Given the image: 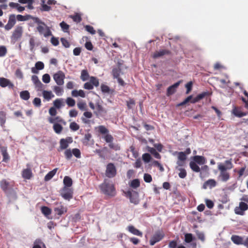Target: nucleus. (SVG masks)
I'll use <instances>...</instances> for the list:
<instances>
[{"instance_id": "nucleus-2", "label": "nucleus", "mask_w": 248, "mask_h": 248, "mask_svg": "<svg viewBox=\"0 0 248 248\" xmlns=\"http://www.w3.org/2000/svg\"><path fill=\"white\" fill-rule=\"evenodd\" d=\"M101 192L108 196L113 197L116 195V190L114 185L109 181L105 179L103 183L99 186Z\"/></svg>"}, {"instance_id": "nucleus-17", "label": "nucleus", "mask_w": 248, "mask_h": 248, "mask_svg": "<svg viewBox=\"0 0 248 248\" xmlns=\"http://www.w3.org/2000/svg\"><path fill=\"white\" fill-rule=\"evenodd\" d=\"M170 54L171 52L169 50L161 49L159 51H155L153 55V58L154 59H157L164 55H170Z\"/></svg>"}, {"instance_id": "nucleus-23", "label": "nucleus", "mask_w": 248, "mask_h": 248, "mask_svg": "<svg viewBox=\"0 0 248 248\" xmlns=\"http://www.w3.org/2000/svg\"><path fill=\"white\" fill-rule=\"evenodd\" d=\"M44 68V64L42 62H37L35 63V68L32 67L31 68V71L33 73H37L38 70H41L43 69Z\"/></svg>"}, {"instance_id": "nucleus-26", "label": "nucleus", "mask_w": 248, "mask_h": 248, "mask_svg": "<svg viewBox=\"0 0 248 248\" xmlns=\"http://www.w3.org/2000/svg\"><path fill=\"white\" fill-rule=\"evenodd\" d=\"M193 161L199 165H202L205 163V158L202 156L195 155L193 158Z\"/></svg>"}, {"instance_id": "nucleus-56", "label": "nucleus", "mask_w": 248, "mask_h": 248, "mask_svg": "<svg viewBox=\"0 0 248 248\" xmlns=\"http://www.w3.org/2000/svg\"><path fill=\"white\" fill-rule=\"evenodd\" d=\"M178 158L179 160L185 161L186 159V155L184 152H180L178 153Z\"/></svg>"}, {"instance_id": "nucleus-63", "label": "nucleus", "mask_w": 248, "mask_h": 248, "mask_svg": "<svg viewBox=\"0 0 248 248\" xmlns=\"http://www.w3.org/2000/svg\"><path fill=\"white\" fill-rule=\"evenodd\" d=\"M33 104L36 107H40L41 105V101L40 98L38 97L35 98L33 101Z\"/></svg>"}, {"instance_id": "nucleus-24", "label": "nucleus", "mask_w": 248, "mask_h": 248, "mask_svg": "<svg viewBox=\"0 0 248 248\" xmlns=\"http://www.w3.org/2000/svg\"><path fill=\"white\" fill-rule=\"evenodd\" d=\"M128 230L129 232H130L131 233H132V234H133L134 235L140 236H142V233L139 230L135 228L132 225H130L128 227Z\"/></svg>"}, {"instance_id": "nucleus-64", "label": "nucleus", "mask_w": 248, "mask_h": 248, "mask_svg": "<svg viewBox=\"0 0 248 248\" xmlns=\"http://www.w3.org/2000/svg\"><path fill=\"white\" fill-rule=\"evenodd\" d=\"M205 203L207 207L209 209H212L214 206L213 202L210 200L207 199L205 200Z\"/></svg>"}, {"instance_id": "nucleus-45", "label": "nucleus", "mask_w": 248, "mask_h": 248, "mask_svg": "<svg viewBox=\"0 0 248 248\" xmlns=\"http://www.w3.org/2000/svg\"><path fill=\"white\" fill-rule=\"evenodd\" d=\"M67 105L70 107H73L75 106L76 101L71 97H67L65 101Z\"/></svg>"}, {"instance_id": "nucleus-41", "label": "nucleus", "mask_w": 248, "mask_h": 248, "mask_svg": "<svg viewBox=\"0 0 248 248\" xmlns=\"http://www.w3.org/2000/svg\"><path fill=\"white\" fill-rule=\"evenodd\" d=\"M194 239L192 234L187 233L185 234V241L187 243L191 242Z\"/></svg>"}, {"instance_id": "nucleus-12", "label": "nucleus", "mask_w": 248, "mask_h": 248, "mask_svg": "<svg viewBox=\"0 0 248 248\" xmlns=\"http://www.w3.org/2000/svg\"><path fill=\"white\" fill-rule=\"evenodd\" d=\"M37 31L41 34H43L45 37H48L52 35L50 30L45 25H39L37 27Z\"/></svg>"}, {"instance_id": "nucleus-53", "label": "nucleus", "mask_w": 248, "mask_h": 248, "mask_svg": "<svg viewBox=\"0 0 248 248\" xmlns=\"http://www.w3.org/2000/svg\"><path fill=\"white\" fill-rule=\"evenodd\" d=\"M70 128L74 131H77L79 128V126L76 122H72L70 124Z\"/></svg>"}, {"instance_id": "nucleus-47", "label": "nucleus", "mask_w": 248, "mask_h": 248, "mask_svg": "<svg viewBox=\"0 0 248 248\" xmlns=\"http://www.w3.org/2000/svg\"><path fill=\"white\" fill-rule=\"evenodd\" d=\"M53 90L56 95L58 96L62 95L63 92V89L62 87L57 86L54 87Z\"/></svg>"}, {"instance_id": "nucleus-40", "label": "nucleus", "mask_w": 248, "mask_h": 248, "mask_svg": "<svg viewBox=\"0 0 248 248\" xmlns=\"http://www.w3.org/2000/svg\"><path fill=\"white\" fill-rule=\"evenodd\" d=\"M48 121L50 123L54 124L57 122H62L63 120L60 117L57 116L54 118L49 117L48 118Z\"/></svg>"}, {"instance_id": "nucleus-38", "label": "nucleus", "mask_w": 248, "mask_h": 248, "mask_svg": "<svg viewBox=\"0 0 248 248\" xmlns=\"http://www.w3.org/2000/svg\"><path fill=\"white\" fill-rule=\"evenodd\" d=\"M89 75L87 70H83L81 71L80 78L83 81H86L88 79Z\"/></svg>"}, {"instance_id": "nucleus-14", "label": "nucleus", "mask_w": 248, "mask_h": 248, "mask_svg": "<svg viewBox=\"0 0 248 248\" xmlns=\"http://www.w3.org/2000/svg\"><path fill=\"white\" fill-rule=\"evenodd\" d=\"M23 31L21 27H17L13 32L11 39L16 42L20 39L22 34Z\"/></svg>"}, {"instance_id": "nucleus-51", "label": "nucleus", "mask_w": 248, "mask_h": 248, "mask_svg": "<svg viewBox=\"0 0 248 248\" xmlns=\"http://www.w3.org/2000/svg\"><path fill=\"white\" fill-rule=\"evenodd\" d=\"M7 53V49L5 46H0V57H4Z\"/></svg>"}, {"instance_id": "nucleus-3", "label": "nucleus", "mask_w": 248, "mask_h": 248, "mask_svg": "<svg viewBox=\"0 0 248 248\" xmlns=\"http://www.w3.org/2000/svg\"><path fill=\"white\" fill-rule=\"evenodd\" d=\"M210 95L211 93L209 92H204L199 94L194 98H192V95H189L186 97L183 102L177 104V106L180 107L184 106L189 102H190L191 103L194 104L202 99L205 97L210 96Z\"/></svg>"}, {"instance_id": "nucleus-59", "label": "nucleus", "mask_w": 248, "mask_h": 248, "mask_svg": "<svg viewBox=\"0 0 248 248\" xmlns=\"http://www.w3.org/2000/svg\"><path fill=\"white\" fill-rule=\"evenodd\" d=\"M86 30L92 34H94L96 32L93 28L90 25H86L85 27Z\"/></svg>"}, {"instance_id": "nucleus-61", "label": "nucleus", "mask_w": 248, "mask_h": 248, "mask_svg": "<svg viewBox=\"0 0 248 248\" xmlns=\"http://www.w3.org/2000/svg\"><path fill=\"white\" fill-rule=\"evenodd\" d=\"M64 155L67 159H70L72 156V151L71 150L67 149L64 152Z\"/></svg>"}, {"instance_id": "nucleus-48", "label": "nucleus", "mask_w": 248, "mask_h": 248, "mask_svg": "<svg viewBox=\"0 0 248 248\" xmlns=\"http://www.w3.org/2000/svg\"><path fill=\"white\" fill-rule=\"evenodd\" d=\"M77 106L78 108L82 111L87 110V105L86 103L84 102L81 101L78 102L77 104Z\"/></svg>"}, {"instance_id": "nucleus-28", "label": "nucleus", "mask_w": 248, "mask_h": 248, "mask_svg": "<svg viewBox=\"0 0 248 248\" xmlns=\"http://www.w3.org/2000/svg\"><path fill=\"white\" fill-rule=\"evenodd\" d=\"M22 177L26 179H30L32 176V173L30 169H24L22 171Z\"/></svg>"}, {"instance_id": "nucleus-16", "label": "nucleus", "mask_w": 248, "mask_h": 248, "mask_svg": "<svg viewBox=\"0 0 248 248\" xmlns=\"http://www.w3.org/2000/svg\"><path fill=\"white\" fill-rule=\"evenodd\" d=\"M0 86L2 88L8 86L10 89H13L14 87V84L9 79L4 78H0Z\"/></svg>"}, {"instance_id": "nucleus-29", "label": "nucleus", "mask_w": 248, "mask_h": 248, "mask_svg": "<svg viewBox=\"0 0 248 248\" xmlns=\"http://www.w3.org/2000/svg\"><path fill=\"white\" fill-rule=\"evenodd\" d=\"M71 94L74 97L80 96L83 98L85 97V93L82 90H79L78 91L76 90H73L72 91Z\"/></svg>"}, {"instance_id": "nucleus-9", "label": "nucleus", "mask_w": 248, "mask_h": 248, "mask_svg": "<svg viewBox=\"0 0 248 248\" xmlns=\"http://www.w3.org/2000/svg\"><path fill=\"white\" fill-rule=\"evenodd\" d=\"M99 85L98 79L94 77H91L89 82H86L84 85V88L87 90H92L93 86L98 87Z\"/></svg>"}, {"instance_id": "nucleus-54", "label": "nucleus", "mask_w": 248, "mask_h": 248, "mask_svg": "<svg viewBox=\"0 0 248 248\" xmlns=\"http://www.w3.org/2000/svg\"><path fill=\"white\" fill-rule=\"evenodd\" d=\"M60 25L64 32H67L69 30V26L64 21L62 22Z\"/></svg>"}, {"instance_id": "nucleus-10", "label": "nucleus", "mask_w": 248, "mask_h": 248, "mask_svg": "<svg viewBox=\"0 0 248 248\" xmlns=\"http://www.w3.org/2000/svg\"><path fill=\"white\" fill-rule=\"evenodd\" d=\"M248 209V205L244 202H240L238 207H236L234 209V212L236 214L243 216L245 214V211Z\"/></svg>"}, {"instance_id": "nucleus-1", "label": "nucleus", "mask_w": 248, "mask_h": 248, "mask_svg": "<svg viewBox=\"0 0 248 248\" xmlns=\"http://www.w3.org/2000/svg\"><path fill=\"white\" fill-rule=\"evenodd\" d=\"M233 167L232 159L225 161L224 163H220L218 164L217 169L219 170L218 178L222 182H227L230 178V173L227 171Z\"/></svg>"}, {"instance_id": "nucleus-13", "label": "nucleus", "mask_w": 248, "mask_h": 248, "mask_svg": "<svg viewBox=\"0 0 248 248\" xmlns=\"http://www.w3.org/2000/svg\"><path fill=\"white\" fill-rule=\"evenodd\" d=\"M56 207L54 208V212L59 216H62L67 212V208L62 204V202H57Z\"/></svg>"}, {"instance_id": "nucleus-34", "label": "nucleus", "mask_w": 248, "mask_h": 248, "mask_svg": "<svg viewBox=\"0 0 248 248\" xmlns=\"http://www.w3.org/2000/svg\"><path fill=\"white\" fill-rule=\"evenodd\" d=\"M148 151L151 153L155 158L157 159H160L161 158L160 155L157 153L156 150L153 147H148Z\"/></svg>"}, {"instance_id": "nucleus-25", "label": "nucleus", "mask_w": 248, "mask_h": 248, "mask_svg": "<svg viewBox=\"0 0 248 248\" xmlns=\"http://www.w3.org/2000/svg\"><path fill=\"white\" fill-rule=\"evenodd\" d=\"M216 181L214 179H209L204 183L203 187L205 189L208 186L210 188H212L216 186Z\"/></svg>"}, {"instance_id": "nucleus-18", "label": "nucleus", "mask_w": 248, "mask_h": 248, "mask_svg": "<svg viewBox=\"0 0 248 248\" xmlns=\"http://www.w3.org/2000/svg\"><path fill=\"white\" fill-rule=\"evenodd\" d=\"M0 186L2 190L5 193L7 192L8 190L13 187V185L5 179H3L0 182Z\"/></svg>"}, {"instance_id": "nucleus-5", "label": "nucleus", "mask_w": 248, "mask_h": 248, "mask_svg": "<svg viewBox=\"0 0 248 248\" xmlns=\"http://www.w3.org/2000/svg\"><path fill=\"white\" fill-rule=\"evenodd\" d=\"M60 195L64 199L70 201L73 197V189L64 186L60 190Z\"/></svg>"}, {"instance_id": "nucleus-60", "label": "nucleus", "mask_w": 248, "mask_h": 248, "mask_svg": "<svg viewBox=\"0 0 248 248\" xmlns=\"http://www.w3.org/2000/svg\"><path fill=\"white\" fill-rule=\"evenodd\" d=\"M42 80L45 83H48L50 82V78L48 74H45L43 76Z\"/></svg>"}, {"instance_id": "nucleus-8", "label": "nucleus", "mask_w": 248, "mask_h": 248, "mask_svg": "<svg viewBox=\"0 0 248 248\" xmlns=\"http://www.w3.org/2000/svg\"><path fill=\"white\" fill-rule=\"evenodd\" d=\"M121 72V69L120 67H115L112 69L111 73L113 78L117 79L119 85L122 86H124L125 85V83L123 79L120 77Z\"/></svg>"}, {"instance_id": "nucleus-11", "label": "nucleus", "mask_w": 248, "mask_h": 248, "mask_svg": "<svg viewBox=\"0 0 248 248\" xmlns=\"http://www.w3.org/2000/svg\"><path fill=\"white\" fill-rule=\"evenodd\" d=\"M53 78L58 85L61 86L64 84L65 75L62 71H59L55 73L53 76Z\"/></svg>"}, {"instance_id": "nucleus-52", "label": "nucleus", "mask_w": 248, "mask_h": 248, "mask_svg": "<svg viewBox=\"0 0 248 248\" xmlns=\"http://www.w3.org/2000/svg\"><path fill=\"white\" fill-rule=\"evenodd\" d=\"M126 104L129 109H132L134 106L135 105V101L133 99H130L126 101Z\"/></svg>"}, {"instance_id": "nucleus-32", "label": "nucleus", "mask_w": 248, "mask_h": 248, "mask_svg": "<svg viewBox=\"0 0 248 248\" xmlns=\"http://www.w3.org/2000/svg\"><path fill=\"white\" fill-rule=\"evenodd\" d=\"M189 166L193 171L196 172H199L200 171V168L195 162L192 161H190Z\"/></svg>"}, {"instance_id": "nucleus-15", "label": "nucleus", "mask_w": 248, "mask_h": 248, "mask_svg": "<svg viewBox=\"0 0 248 248\" xmlns=\"http://www.w3.org/2000/svg\"><path fill=\"white\" fill-rule=\"evenodd\" d=\"M73 142L72 137H68L65 139H62L60 141V147L62 150L66 149L68 147L69 143Z\"/></svg>"}, {"instance_id": "nucleus-43", "label": "nucleus", "mask_w": 248, "mask_h": 248, "mask_svg": "<svg viewBox=\"0 0 248 248\" xmlns=\"http://www.w3.org/2000/svg\"><path fill=\"white\" fill-rule=\"evenodd\" d=\"M6 122V114L3 111H0V124L3 126Z\"/></svg>"}, {"instance_id": "nucleus-27", "label": "nucleus", "mask_w": 248, "mask_h": 248, "mask_svg": "<svg viewBox=\"0 0 248 248\" xmlns=\"http://www.w3.org/2000/svg\"><path fill=\"white\" fill-rule=\"evenodd\" d=\"M58 170V168H55L53 169L52 170L49 171L44 178V180L46 182L49 181L55 175Z\"/></svg>"}, {"instance_id": "nucleus-6", "label": "nucleus", "mask_w": 248, "mask_h": 248, "mask_svg": "<svg viewBox=\"0 0 248 248\" xmlns=\"http://www.w3.org/2000/svg\"><path fill=\"white\" fill-rule=\"evenodd\" d=\"M117 174V169L114 164L112 163H109L106 166L105 171L106 176L109 178L114 177Z\"/></svg>"}, {"instance_id": "nucleus-21", "label": "nucleus", "mask_w": 248, "mask_h": 248, "mask_svg": "<svg viewBox=\"0 0 248 248\" xmlns=\"http://www.w3.org/2000/svg\"><path fill=\"white\" fill-rule=\"evenodd\" d=\"M54 107L56 108L60 109L62 107L64 106V102L63 99L62 98H57L53 101Z\"/></svg>"}, {"instance_id": "nucleus-57", "label": "nucleus", "mask_w": 248, "mask_h": 248, "mask_svg": "<svg viewBox=\"0 0 248 248\" xmlns=\"http://www.w3.org/2000/svg\"><path fill=\"white\" fill-rule=\"evenodd\" d=\"M72 154L74 155L75 156H76L77 158H80L81 157V153L78 149H73L72 150Z\"/></svg>"}, {"instance_id": "nucleus-39", "label": "nucleus", "mask_w": 248, "mask_h": 248, "mask_svg": "<svg viewBox=\"0 0 248 248\" xmlns=\"http://www.w3.org/2000/svg\"><path fill=\"white\" fill-rule=\"evenodd\" d=\"M176 169L180 171V172L178 173V176L180 178L184 179L187 175V172L185 169L182 168H176Z\"/></svg>"}, {"instance_id": "nucleus-7", "label": "nucleus", "mask_w": 248, "mask_h": 248, "mask_svg": "<svg viewBox=\"0 0 248 248\" xmlns=\"http://www.w3.org/2000/svg\"><path fill=\"white\" fill-rule=\"evenodd\" d=\"M165 234L161 230H158L155 233L151 238L149 243L151 246H154L156 243L161 241L164 237Z\"/></svg>"}, {"instance_id": "nucleus-55", "label": "nucleus", "mask_w": 248, "mask_h": 248, "mask_svg": "<svg viewBox=\"0 0 248 248\" xmlns=\"http://www.w3.org/2000/svg\"><path fill=\"white\" fill-rule=\"evenodd\" d=\"M104 139L106 142L107 143H110L112 142L113 140V137L110 134H109L108 133L106 134V135L104 137Z\"/></svg>"}, {"instance_id": "nucleus-35", "label": "nucleus", "mask_w": 248, "mask_h": 248, "mask_svg": "<svg viewBox=\"0 0 248 248\" xmlns=\"http://www.w3.org/2000/svg\"><path fill=\"white\" fill-rule=\"evenodd\" d=\"M70 17L76 23H79L82 20L81 15L78 13H76L74 15H71Z\"/></svg>"}, {"instance_id": "nucleus-31", "label": "nucleus", "mask_w": 248, "mask_h": 248, "mask_svg": "<svg viewBox=\"0 0 248 248\" xmlns=\"http://www.w3.org/2000/svg\"><path fill=\"white\" fill-rule=\"evenodd\" d=\"M63 184L64 185V186L70 187V186H72L73 184V181L72 179L69 176H65L63 179Z\"/></svg>"}, {"instance_id": "nucleus-49", "label": "nucleus", "mask_w": 248, "mask_h": 248, "mask_svg": "<svg viewBox=\"0 0 248 248\" xmlns=\"http://www.w3.org/2000/svg\"><path fill=\"white\" fill-rule=\"evenodd\" d=\"M142 158L145 163H149L152 158L151 155L148 153L143 154L142 155Z\"/></svg>"}, {"instance_id": "nucleus-20", "label": "nucleus", "mask_w": 248, "mask_h": 248, "mask_svg": "<svg viewBox=\"0 0 248 248\" xmlns=\"http://www.w3.org/2000/svg\"><path fill=\"white\" fill-rule=\"evenodd\" d=\"M0 152L3 156V161L7 162L10 157L7 153V147L0 145Z\"/></svg>"}, {"instance_id": "nucleus-30", "label": "nucleus", "mask_w": 248, "mask_h": 248, "mask_svg": "<svg viewBox=\"0 0 248 248\" xmlns=\"http://www.w3.org/2000/svg\"><path fill=\"white\" fill-rule=\"evenodd\" d=\"M232 113L235 116L238 117H242L246 115V113L242 112L240 108L237 107H234L232 109Z\"/></svg>"}, {"instance_id": "nucleus-50", "label": "nucleus", "mask_w": 248, "mask_h": 248, "mask_svg": "<svg viewBox=\"0 0 248 248\" xmlns=\"http://www.w3.org/2000/svg\"><path fill=\"white\" fill-rule=\"evenodd\" d=\"M98 131L102 134H107L108 133V130L104 125L98 126Z\"/></svg>"}, {"instance_id": "nucleus-42", "label": "nucleus", "mask_w": 248, "mask_h": 248, "mask_svg": "<svg viewBox=\"0 0 248 248\" xmlns=\"http://www.w3.org/2000/svg\"><path fill=\"white\" fill-rule=\"evenodd\" d=\"M140 186V180L138 179L133 180L130 184V186L133 188H137Z\"/></svg>"}, {"instance_id": "nucleus-33", "label": "nucleus", "mask_w": 248, "mask_h": 248, "mask_svg": "<svg viewBox=\"0 0 248 248\" xmlns=\"http://www.w3.org/2000/svg\"><path fill=\"white\" fill-rule=\"evenodd\" d=\"M53 128L56 133L60 134L63 129V127L59 124L55 123L53 124Z\"/></svg>"}, {"instance_id": "nucleus-4", "label": "nucleus", "mask_w": 248, "mask_h": 248, "mask_svg": "<svg viewBox=\"0 0 248 248\" xmlns=\"http://www.w3.org/2000/svg\"><path fill=\"white\" fill-rule=\"evenodd\" d=\"M125 196L128 198L130 202L137 205L139 203V193L134 191L128 190L127 191H124Z\"/></svg>"}, {"instance_id": "nucleus-58", "label": "nucleus", "mask_w": 248, "mask_h": 248, "mask_svg": "<svg viewBox=\"0 0 248 248\" xmlns=\"http://www.w3.org/2000/svg\"><path fill=\"white\" fill-rule=\"evenodd\" d=\"M143 179L146 183H150L152 181V176L148 173H145L144 174Z\"/></svg>"}, {"instance_id": "nucleus-19", "label": "nucleus", "mask_w": 248, "mask_h": 248, "mask_svg": "<svg viewBox=\"0 0 248 248\" xmlns=\"http://www.w3.org/2000/svg\"><path fill=\"white\" fill-rule=\"evenodd\" d=\"M181 82V81H179L177 82L176 83H174L173 85L170 86L167 89V95L168 96H170V95L173 94L176 92V89L179 86Z\"/></svg>"}, {"instance_id": "nucleus-36", "label": "nucleus", "mask_w": 248, "mask_h": 248, "mask_svg": "<svg viewBox=\"0 0 248 248\" xmlns=\"http://www.w3.org/2000/svg\"><path fill=\"white\" fill-rule=\"evenodd\" d=\"M20 97L24 100H28L30 98V94L28 91H24L20 93Z\"/></svg>"}, {"instance_id": "nucleus-46", "label": "nucleus", "mask_w": 248, "mask_h": 248, "mask_svg": "<svg viewBox=\"0 0 248 248\" xmlns=\"http://www.w3.org/2000/svg\"><path fill=\"white\" fill-rule=\"evenodd\" d=\"M42 246L45 247V244L40 239H37L34 242L32 248H42Z\"/></svg>"}, {"instance_id": "nucleus-22", "label": "nucleus", "mask_w": 248, "mask_h": 248, "mask_svg": "<svg viewBox=\"0 0 248 248\" xmlns=\"http://www.w3.org/2000/svg\"><path fill=\"white\" fill-rule=\"evenodd\" d=\"M232 241L236 245H243V238L236 235H233L231 237Z\"/></svg>"}, {"instance_id": "nucleus-37", "label": "nucleus", "mask_w": 248, "mask_h": 248, "mask_svg": "<svg viewBox=\"0 0 248 248\" xmlns=\"http://www.w3.org/2000/svg\"><path fill=\"white\" fill-rule=\"evenodd\" d=\"M43 96L47 100H49L52 97H54V95L52 94L51 91L45 90L43 92Z\"/></svg>"}, {"instance_id": "nucleus-62", "label": "nucleus", "mask_w": 248, "mask_h": 248, "mask_svg": "<svg viewBox=\"0 0 248 248\" xmlns=\"http://www.w3.org/2000/svg\"><path fill=\"white\" fill-rule=\"evenodd\" d=\"M101 89L102 92L104 93H108L110 91L109 87L104 84H102L101 86Z\"/></svg>"}, {"instance_id": "nucleus-44", "label": "nucleus", "mask_w": 248, "mask_h": 248, "mask_svg": "<svg viewBox=\"0 0 248 248\" xmlns=\"http://www.w3.org/2000/svg\"><path fill=\"white\" fill-rule=\"evenodd\" d=\"M41 212L45 216H47L51 214V210L46 206H43L41 207Z\"/></svg>"}]
</instances>
